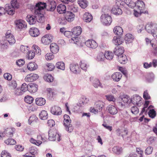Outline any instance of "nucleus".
I'll return each instance as SVG.
<instances>
[{"mask_svg":"<svg viewBox=\"0 0 157 157\" xmlns=\"http://www.w3.org/2000/svg\"><path fill=\"white\" fill-rule=\"evenodd\" d=\"M136 7L140 10L144 11L145 5L144 2L141 0H138L136 2Z\"/></svg>","mask_w":157,"mask_h":157,"instance_id":"aec40b11","label":"nucleus"},{"mask_svg":"<svg viewBox=\"0 0 157 157\" xmlns=\"http://www.w3.org/2000/svg\"><path fill=\"white\" fill-rule=\"evenodd\" d=\"M141 98L140 96L136 94L131 97L130 101L134 105H138L139 103L140 104L141 103Z\"/></svg>","mask_w":157,"mask_h":157,"instance_id":"1a4fd4ad","label":"nucleus"},{"mask_svg":"<svg viewBox=\"0 0 157 157\" xmlns=\"http://www.w3.org/2000/svg\"><path fill=\"white\" fill-rule=\"evenodd\" d=\"M105 97L106 98V99L109 101L114 102L116 100V99L115 98L114 96L111 95H106Z\"/></svg>","mask_w":157,"mask_h":157,"instance_id":"6e6d98bb","label":"nucleus"},{"mask_svg":"<svg viewBox=\"0 0 157 157\" xmlns=\"http://www.w3.org/2000/svg\"><path fill=\"white\" fill-rule=\"evenodd\" d=\"M153 150V148L152 147H147L145 150V154L146 155L150 154L151 153Z\"/></svg>","mask_w":157,"mask_h":157,"instance_id":"338daca9","label":"nucleus"},{"mask_svg":"<svg viewBox=\"0 0 157 157\" xmlns=\"http://www.w3.org/2000/svg\"><path fill=\"white\" fill-rule=\"evenodd\" d=\"M70 68L71 71L74 74L79 73L80 71L78 65L74 63L70 65Z\"/></svg>","mask_w":157,"mask_h":157,"instance_id":"f8f14e48","label":"nucleus"},{"mask_svg":"<svg viewBox=\"0 0 157 157\" xmlns=\"http://www.w3.org/2000/svg\"><path fill=\"white\" fill-rule=\"evenodd\" d=\"M79 64L82 70L84 71L86 70L87 66L85 61L84 60L81 61Z\"/></svg>","mask_w":157,"mask_h":157,"instance_id":"de8ad7c7","label":"nucleus"},{"mask_svg":"<svg viewBox=\"0 0 157 157\" xmlns=\"http://www.w3.org/2000/svg\"><path fill=\"white\" fill-rule=\"evenodd\" d=\"M10 5L16 8H18L19 5L17 2V0H11Z\"/></svg>","mask_w":157,"mask_h":157,"instance_id":"bf43d9fd","label":"nucleus"},{"mask_svg":"<svg viewBox=\"0 0 157 157\" xmlns=\"http://www.w3.org/2000/svg\"><path fill=\"white\" fill-rule=\"evenodd\" d=\"M29 33L31 36L35 37L39 35L40 32L38 29L35 27H32L30 29Z\"/></svg>","mask_w":157,"mask_h":157,"instance_id":"2eb2a0df","label":"nucleus"},{"mask_svg":"<svg viewBox=\"0 0 157 157\" xmlns=\"http://www.w3.org/2000/svg\"><path fill=\"white\" fill-rule=\"evenodd\" d=\"M1 157H11V155L9 153L4 150L2 152Z\"/></svg>","mask_w":157,"mask_h":157,"instance_id":"774afa93","label":"nucleus"},{"mask_svg":"<svg viewBox=\"0 0 157 157\" xmlns=\"http://www.w3.org/2000/svg\"><path fill=\"white\" fill-rule=\"evenodd\" d=\"M15 23L16 28L20 30L27 27L26 22L22 20H19L16 21Z\"/></svg>","mask_w":157,"mask_h":157,"instance_id":"9d476101","label":"nucleus"},{"mask_svg":"<svg viewBox=\"0 0 157 157\" xmlns=\"http://www.w3.org/2000/svg\"><path fill=\"white\" fill-rule=\"evenodd\" d=\"M5 144L7 145H14L16 142L14 139L12 138H9L4 141Z\"/></svg>","mask_w":157,"mask_h":157,"instance_id":"c03bdc74","label":"nucleus"},{"mask_svg":"<svg viewBox=\"0 0 157 157\" xmlns=\"http://www.w3.org/2000/svg\"><path fill=\"white\" fill-rule=\"evenodd\" d=\"M140 12H138L136 10H134V16L136 17H138L140 16V15L142 13L144 14H148V11H142L140 10Z\"/></svg>","mask_w":157,"mask_h":157,"instance_id":"3c124183","label":"nucleus"},{"mask_svg":"<svg viewBox=\"0 0 157 157\" xmlns=\"http://www.w3.org/2000/svg\"><path fill=\"white\" fill-rule=\"evenodd\" d=\"M73 33V35L78 36L82 32V30L80 26H77L71 30Z\"/></svg>","mask_w":157,"mask_h":157,"instance_id":"b1692460","label":"nucleus"},{"mask_svg":"<svg viewBox=\"0 0 157 157\" xmlns=\"http://www.w3.org/2000/svg\"><path fill=\"white\" fill-rule=\"evenodd\" d=\"M28 55V58L29 59H33L34 57L35 53V51H29Z\"/></svg>","mask_w":157,"mask_h":157,"instance_id":"052dcab7","label":"nucleus"},{"mask_svg":"<svg viewBox=\"0 0 157 157\" xmlns=\"http://www.w3.org/2000/svg\"><path fill=\"white\" fill-rule=\"evenodd\" d=\"M86 44L87 47L93 49H94L98 46L97 43L92 40L87 41L86 42Z\"/></svg>","mask_w":157,"mask_h":157,"instance_id":"f3484780","label":"nucleus"},{"mask_svg":"<svg viewBox=\"0 0 157 157\" xmlns=\"http://www.w3.org/2000/svg\"><path fill=\"white\" fill-rule=\"evenodd\" d=\"M64 35L68 38H70L71 37H72L73 35V33L72 31H65L64 33Z\"/></svg>","mask_w":157,"mask_h":157,"instance_id":"69168bd1","label":"nucleus"},{"mask_svg":"<svg viewBox=\"0 0 157 157\" xmlns=\"http://www.w3.org/2000/svg\"><path fill=\"white\" fill-rule=\"evenodd\" d=\"M113 32L115 34L121 36L123 33V30L121 27L119 26H116L113 29Z\"/></svg>","mask_w":157,"mask_h":157,"instance_id":"cd10ccee","label":"nucleus"},{"mask_svg":"<svg viewBox=\"0 0 157 157\" xmlns=\"http://www.w3.org/2000/svg\"><path fill=\"white\" fill-rule=\"evenodd\" d=\"M93 85L95 88H98V86L102 87V84L101 83L99 80L96 78L95 79L93 82Z\"/></svg>","mask_w":157,"mask_h":157,"instance_id":"79ce46f5","label":"nucleus"},{"mask_svg":"<svg viewBox=\"0 0 157 157\" xmlns=\"http://www.w3.org/2000/svg\"><path fill=\"white\" fill-rule=\"evenodd\" d=\"M5 37L6 40L8 42L10 45H12L15 43V39L13 36L10 33L9 31H8L5 34Z\"/></svg>","mask_w":157,"mask_h":157,"instance_id":"6e6552de","label":"nucleus"},{"mask_svg":"<svg viewBox=\"0 0 157 157\" xmlns=\"http://www.w3.org/2000/svg\"><path fill=\"white\" fill-rule=\"evenodd\" d=\"M48 5L49 8L47 9V10L50 11H53L55 9L56 6V3L54 1H51L49 2Z\"/></svg>","mask_w":157,"mask_h":157,"instance_id":"a878e982","label":"nucleus"},{"mask_svg":"<svg viewBox=\"0 0 157 157\" xmlns=\"http://www.w3.org/2000/svg\"><path fill=\"white\" fill-rule=\"evenodd\" d=\"M100 21L104 25H109L111 24L112 20L111 17L108 14H102L100 17Z\"/></svg>","mask_w":157,"mask_h":157,"instance_id":"7ed1b4c3","label":"nucleus"},{"mask_svg":"<svg viewBox=\"0 0 157 157\" xmlns=\"http://www.w3.org/2000/svg\"><path fill=\"white\" fill-rule=\"evenodd\" d=\"M45 3L39 2L36 4L34 8V13L36 15H28L26 17V20L30 25L34 24L37 19V17L40 20H42L44 18V15L42 13V10H44L46 7Z\"/></svg>","mask_w":157,"mask_h":157,"instance_id":"f257e3e1","label":"nucleus"},{"mask_svg":"<svg viewBox=\"0 0 157 157\" xmlns=\"http://www.w3.org/2000/svg\"><path fill=\"white\" fill-rule=\"evenodd\" d=\"M29 86L25 83H23L21 85V89L23 92V93L27 90L28 91Z\"/></svg>","mask_w":157,"mask_h":157,"instance_id":"13d9d810","label":"nucleus"},{"mask_svg":"<svg viewBox=\"0 0 157 157\" xmlns=\"http://www.w3.org/2000/svg\"><path fill=\"white\" fill-rule=\"evenodd\" d=\"M122 148L121 147L118 146H115L113 148L112 151L115 153L119 155L122 151Z\"/></svg>","mask_w":157,"mask_h":157,"instance_id":"e433bc0d","label":"nucleus"},{"mask_svg":"<svg viewBox=\"0 0 157 157\" xmlns=\"http://www.w3.org/2000/svg\"><path fill=\"white\" fill-rule=\"evenodd\" d=\"M121 99L124 103H130L131 100L130 97L127 95H124L121 98Z\"/></svg>","mask_w":157,"mask_h":157,"instance_id":"49530a36","label":"nucleus"},{"mask_svg":"<svg viewBox=\"0 0 157 157\" xmlns=\"http://www.w3.org/2000/svg\"><path fill=\"white\" fill-rule=\"evenodd\" d=\"M84 20L86 22H90L93 19V17L91 14L85 13L83 15Z\"/></svg>","mask_w":157,"mask_h":157,"instance_id":"c756f323","label":"nucleus"},{"mask_svg":"<svg viewBox=\"0 0 157 157\" xmlns=\"http://www.w3.org/2000/svg\"><path fill=\"white\" fill-rule=\"evenodd\" d=\"M37 118L35 115H33L31 116L29 119V124H30L32 122L36 121Z\"/></svg>","mask_w":157,"mask_h":157,"instance_id":"4d7b16f0","label":"nucleus"},{"mask_svg":"<svg viewBox=\"0 0 157 157\" xmlns=\"http://www.w3.org/2000/svg\"><path fill=\"white\" fill-rule=\"evenodd\" d=\"M28 47L27 46L21 45L20 47V50L24 53H26L28 51Z\"/></svg>","mask_w":157,"mask_h":157,"instance_id":"e2e57ef3","label":"nucleus"},{"mask_svg":"<svg viewBox=\"0 0 157 157\" xmlns=\"http://www.w3.org/2000/svg\"><path fill=\"white\" fill-rule=\"evenodd\" d=\"M122 77V74L119 72L114 73L111 76L113 80L115 82H118L120 80Z\"/></svg>","mask_w":157,"mask_h":157,"instance_id":"6ab92c4d","label":"nucleus"},{"mask_svg":"<svg viewBox=\"0 0 157 157\" xmlns=\"http://www.w3.org/2000/svg\"><path fill=\"white\" fill-rule=\"evenodd\" d=\"M148 113L149 117L152 118H154L156 116L155 111L154 109H150Z\"/></svg>","mask_w":157,"mask_h":157,"instance_id":"680f3d73","label":"nucleus"},{"mask_svg":"<svg viewBox=\"0 0 157 157\" xmlns=\"http://www.w3.org/2000/svg\"><path fill=\"white\" fill-rule=\"evenodd\" d=\"M30 152L33 156H27L29 157H35V154L37 153V150L36 149L33 147H31L30 149Z\"/></svg>","mask_w":157,"mask_h":157,"instance_id":"a18cd8bd","label":"nucleus"},{"mask_svg":"<svg viewBox=\"0 0 157 157\" xmlns=\"http://www.w3.org/2000/svg\"><path fill=\"white\" fill-rule=\"evenodd\" d=\"M113 43L117 45L121 44L123 42V39L116 36H114L113 40Z\"/></svg>","mask_w":157,"mask_h":157,"instance_id":"72a5a7b5","label":"nucleus"},{"mask_svg":"<svg viewBox=\"0 0 157 157\" xmlns=\"http://www.w3.org/2000/svg\"><path fill=\"white\" fill-rule=\"evenodd\" d=\"M119 62L121 63L125 64L127 61V59L126 56L124 54L120 55L117 57Z\"/></svg>","mask_w":157,"mask_h":157,"instance_id":"bb28decb","label":"nucleus"},{"mask_svg":"<svg viewBox=\"0 0 157 157\" xmlns=\"http://www.w3.org/2000/svg\"><path fill=\"white\" fill-rule=\"evenodd\" d=\"M105 58L109 60H112L113 57V53L109 51L105 52Z\"/></svg>","mask_w":157,"mask_h":157,"instance_id":"58836bf2","label":"nucleus"},{"mask_svg":"<svg viewBox=\"0 0 157 157\" xmlns=\"http://www.w3.org/2000/svg\"><path fill=\"white\" fill-rule=\"evenodd\" d=\"M38 77L39 76L37 74L31 73L27 75L25 80L26 82H32L36 80Z\"/></svg>","mask_w":157,"mask_h":157,"instance_id":"423d86ee","label":"nucleus"},{"mask_svg":"<svg viewBox=\"0 0 157 157\" xmlns=\"http://www.w3.org/2000/svg\"><path fill=\"white\" fill-rule=\"evenodd\" d=\"M32 48H33L34 49V51L35 52L36 54L38 55H40L41 54V50L40 48L37 46L33 45L32 46Z\"/></svg>","mask_w":157,"mask_h":157,"instance_id":"5fc2aeb1","label":"nucleus"},{"mask_svg":"<svg viewBox=\"0 0 157 157\" xmlns=\"http://www.w3.org/2000/svg\"><path fill=\"white\" fill-rule=\"evenodd\" d=\"M12 130L8 129L4 131L5 133L0 134V136H5V135L8 137H12L13 136V134L12 132Z\"/></svg>","mask_w":157,"mask_h":157,"instance_id":"c9c22d12","label":"nucleus"},{"mask_svg":"<svg viewBox=\"0 0 157 157\" xmlns=\"http://www.w3.org/2000/svg\"><path fill=\"white\" fill-rule=\"evenodd\" d=\"M133 39V36L131 34H127L124 37V40L126 43L131 42Z\"/></svg>","mask_w":157,"mask_h":157,"instance_id":"ea45409f","label":"nucleus"},{"mask_svg":"<svg viewBox=\"0 0 157 157\" xmlns=\"http://www.w3.org/2000/svg\"><path fill=\"white\" fill-rule=\"evenodd\" d=\"M51 112L53 115L59 116L61 114L62 111L59 107L54 106L51 108Z\"/></svg>","mask_w":157,"mask_h":157,"instance_id":"0eeeda50","label":"nucleus"},{"mask_svg":"<svg viewBox=\"0 0 157 157\" xmlns=\"http://www.w3.org/2000/svg\"><path fill=\"white\" fill-rule=\"evenodd\" d=\"M112 12L116 15H121L122 13V10L119 8V6L117 5L114 6L111 10Z\"/></svg>","mask_w":157,"mask_h":157,"instance_id":"a211bd4d","label":"nucleus"},{"mask_svg":"<svg viewBox=\"0 0 157 157\" xmlns=\"http://www.w3.org/2000/svg\"><path fill=\"white\" fill-rule=\"evenodd\" d=\"M27 68L29 70L33 71L37 68V65L34 62H31L28 64Z\"/></svg>","mask_w":157,"mask_h":157,"instance_id":"473e14b6","label":"nucleus"},{"mask_svg":"<svg viewBox=\"0 0 157 157\" xmlns=\"http://www.w3.org/2000/svg\"><path fill=\"white\" fill-rule=\"evenodd\" d=\"M54 55L52 53H47L45 56V58L47 60H50L54 58Z\"/></svg>","mask_w":157,"mask_h":157,"instance_id":"864d4df0","label":"nucleus"},{"mask_svg":"<svg viewBox=\"0 0 157 157\" xmlns=\"http://www.w3.org/2000/svg\"><path fill=\"white\" fill-rule=\"evenodd\" d=\"M75 15L72 12L67 11L66 12L65 18L67 21L71 22L73 21L75 18Z\"/></svg>","mask_w":157,"mask_h":157,"instance_id":"4468645a","label":"nucleus"},{"mask_svg":"<svg viewBox=\"0 0 157 157\" xmlns=\"http://www.w3.org/2000/svg\"><path fill=\"white\" fill-rule=\"evenodd\" d=\"M56 66L58 68L63 70H64L65 69L64 63L63 62H59L57 63Z\"/></svg>","mask_w":157,"mask_h":157,"instance_id":"37998d69","label":"nucleus"},{"mask_svg":"<svg viewBox=\"0 0 157 157\" xmlns=\"http://www.w3.org/2000/svg\"><path fill=\"white\" fill-rule=\"evenodd\" d=\"M145 29L149 33H151L154 37H157V27L156 25L152 23L147 24Z\"/></svg>","mask_w":157,"mask_h":157,"instance_id":"f03ea898","label":"nucleus"},{"mask_svg":"<svg viewBox=\"0 0 157 157\" xmlns=\"http://www.w3.org/2000/svg\"><path fill=\"white\" fill-rule=\"evenodd\" d=\"M105 59V54L102 52L100 53L98 55L97 57V60L98 61H104Z\"/></svg>","mask_w":157,"mask_h":157,"instance_id":"8fccbe9b","label":"nucleus"},{"mask_svg":"<svg viewBox=\"0 0 157 157\" xmlns=\"http://www.w3.org/2000/svg\"><path fill=\"white\" fill-rule=\"evenodd\" d=\"M14 93L16 95L19 96L23 94V92H22L21 89L17 88L15 90Z\"/></svg>","mask_w":157,"mask_h":157,"instance_id":"0e129e2a","label":"nucleus"},{"mask_svg":"<svg viewBox=\"0 0 157 157\" xmlns=\"http://www.w3.org/2000/svg\"><path fill=\"white\" fill-rule=\"evenodd\" d=\"M33 98L29 96H27L24 98L25 101L27 103L30 104L32 103L33 101Z\"/></svg>","mask_w":157,"mask_h":157,"instance_id":"09e8293b","label":"nucleus"},{"mask_svg":"<svg viewBox=\"0 0 157 157\" xmlns=\"http://www.w3.org/2000/svg\"><path fill=\"white\" fill-rule=\"evenodd\" d=\"M71 120L70 119L64 120L63 125L65 127L66 130L68 132H71L73 130V128L72 125L70 123Z\"/></svg>","mask_w":157,"mask_h":157,"instance_id":"39448f33","label":"nucleus"},{"mask_svg":"<svg viewBox=\"0 0 157 157\" xmlns=\"http://www.w3.org/2000/svg\"><path fill=\"white\" fill-rule=\"evenodd\" d=\"M94 106L95 108H97L98 112H101L104 106V103L101 101H98L95 102Z\"/></svg>","mask_w":157,"mask_h":157,"instance_id":"5701e85b","label":"nucleus"},{"mask_svg":"<svg viewBox=\"0 0 157 157\" xmlns=\"http://www.w3.org/2000/svg\"><path fill=\"white\" fill-rule=\"evenodd\" d=\"M126 4L128 5V6L132 8H134L136 6V2H134L130 0L129 2H125Z\"/></svg>","mask_w":157,"mask_h":157,"instance_id":"603ef678","label":"nucleus"},{"mask_svg":"<svg viewBox=\"0 0 157 157\" xmlns=\"http://www.w3.org/2000/svg\"><path fill=\"white\" fill-rule=\"evenodd\" d=\"M15 7L10 5V4H6L5 6L6 13L10 15H13L15 12Z\"/></svg>","mask_w":157,"mask_h":157,"instance_id":"9b49d317","label":"nucleus"},{"mask_svg":"<svg viewBox=\"0 0 157 157\" xmlns=\"http://www.w3.org/2000/svg\"><path fill=\"white\" fill-rule=\"evenodd\" d=\"M51 51L52 53H56L59 51V47L55 43L51 44L50 46Z\"/></svg>","mask_w":157,"mask_h":157,"instance_id":"4be33fe9","label":"nucleus"},{"mask_svg":"<svg viewBox=\"0 0 157 157\" xmlns=\"http://www.w3.org/2000/svg\"><path fill=\"white\" fill-rule=\"evenodd\" d=\"M51 41V39L49 38V36L47 35H46L42 38L41 42L45 45L49 44Z\"/></svg>","mask_w":157,"mask_h":157,"instance_id":"2f4dec72","label":"nucleus"},{"mask_svg":"<svg viewBox=\"0 0 157 157\" xmlns=\"http://www.w3.org/2000/svg\"><path fill=\"white\" fill-rule=\"evenodd\" d=\"M57 12L60 14L65 13L66 10V6L63 4H60L57 7Z\"/></svg>","mask_w":157,"mask_h":157,"instance_id":"412c9836","label":"nucleus"},{"mask_svg":"<svg viewBox=\"0 0 157 157\" xmlns=\"http://www.w3.org/2000/svg\"><path fill=\"white\" fill-rule=\"evenodd\" d=\"M36 104L39 106L44 105L46 101L44 98H37L35 100Z\"/></svg>","mask_w":157,"mask_h":157,"instance_id":"c85d7f7f","label":"nucleus"},{"mask_svg":"<svg viewBox=\"0 0 157 157\" xmlns=\"http://www.w3.org/2000/svg\"><path fill=\"white\" fill-rule=\"evenodd\" d=\"M49 140L50 141H55L57 139L58 141L60 140V136L59 134L50 130L48 132Z\"/></svg>","mask_w":157,"mask_h":157,"instance_id":"20e7f679","label":"nucleus"},{"mask_svg":"<svg viewBox=\"0 0 157 157\" xmlns=\"http://www.w3.org/2000/svg\"><path fill=\"white\" fill-rule=\"evenodd\" d=\"M37 85L32 83L29 86L28 91L30 93H35L37 90Z\"/></svg>","mask_w":157,"mask_h":157,"instance_id":"393cba45","label":"nucleus"},{"mask_svg":"<svg viewBox=\"0 0 157 157\" xmlns=\"http://www.w3.org/2000/svg\"><path fill=\"white\" fill-rule=\"evenodd\" d=\"M108 112L112 115H115L117 113V108L112 105H109L107 108Z\"/></svg>","mask_w":157,"mask_h":157,"instance_id":"dca6fc26","label":"nucleus"},{"mask_svg":"<svg viewBox=\"0 0 157 157\" xmlns=\"http://www.w3.org/2000/svg\"><path fill=\"white\" fill-rule=\"evenodd\" d=\"M117 134L119 136H121L124 138V136L128 134V131L125 129L121 130L120 129H118L116 131Z\"/></svg>","mask_w":157,"mask_h":157,"instance_id":"7c9ffc66","label":"nucleus"},{"mask_svg":"<svg viewBox=\"0 0 157 157\" xmlns=\"http://www.w3.org/2000/svg\"><path fill=\"white\" fill-rule=\"evenodd\" d=\"M44 80L48 82H51L53 81V78L52 76L49 74H47L44 76Z\"/></svg>","mask_w":157,"mask_h":157,"instance_id":"a19ab883","label":"nucleus"},{"mask_svg":"<svg viewBox=\"0 0 157 157\" xmlns=\"http://www.w3.org/2000/svg\"><path fill=\"white\" fill-rule=\"evenodd\" d=\"M78 3L81 8H85L87 6L88 2L86 0H78Z\"/></svg>","mask_w":157,"mask_h":157,"instance_id":"f704fd0d","label":"nucleus"},{"mask_svg":"<svg viewBox=\"0 0 157 157\" xmlns=\"http://www.w3.org/2000/svg\"><path fill=\"white\" fill-rule=\"evenodd\" d=\"M48 114L47 112L45 110H42L40 113L39 116L40 119L45 120L48 118Z\"/></svg>","mask_w":157,"mask_h":157,"instance_id":"4c0bfd02","label":"nucleus"},{"mask_svg":"<svg viewBox=\"0 0 157 157\" xmlns=\"http://www.w3.org/2000/svg\"><path fill=\"white\" fill-rule=\"evenodd\" d=\"M124 52V48L120 46H117L116 47L113 51L115 54L117 56V57H118L119 56H120V55L123 54Z\"/></svg>","mask_w":157,"mask_h":157,"instance_id":"ddd939ff","label":"nucleus"}]
</instances>
